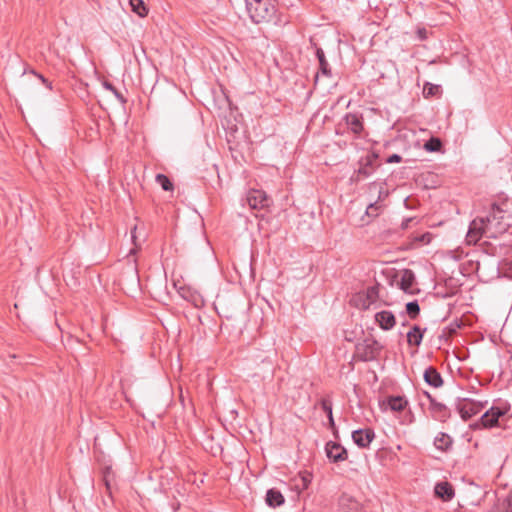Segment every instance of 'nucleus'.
I'll use <instances>...</instances> for the list:
<instances>
[{"label":"nucleus","instance_id":"obj_1","mask_svg":"<svg viewBox=\"0 0 512 512\" xmlns=\"http://www.w3.org/2000/svg\"><path fill=\"white\" fill-rule=\"evenodd\" d=\"M246 11L250 19L256 23L277 22V7L273 2H245Z\"/></svg>","mask_w":512,"mask_h":512},{"label":"nucleus","instance_id":"obj_2","mask_svg":"<svg viewBox=\"0 0 512 512\" xmlns=\"http://www.w3.org/2000/svg\"><path fill=\"white\" fill-rule=\"evenodd\" d=\"M498 406L490 407L477 422L470 425L473 430L478 429H492L500 427V418L505 416L511 409V404L508 401L498 400Z\"/></svg>","mask_w":512,"mask_h":512},{"label":"nucleus","instance_id":"obj_3","mask_svg":"<svg viewBox=\"0 0 512 512\" xmlns=\"http://www.w3.org/2000/svg\"><path fill=\"white\" fill-rule=\"evenodd\" d=\"M484 218L487 223L486 237L488 238L495 239L510 227V224L506 221V211L496 203L491 205L488 215Z\"/></svg>","mask_w":512,"mask_h":512},{"label":"nucleus","instance_id":"obj_4","mask_svg":"<svg viewBox=\"0 0 512 512\" xmlns=\"http://www.w3.org/2000/svg\"><path fill=\"white\" fill-rule=\"evenodd\" d=\"M358 168L350 177L351 183H359L370 177L381 166L379 162V153L370 151L366 155L361 156L357 162Z\"/></svg>","mask_w":512,"mask_h":512},{"label":"nucleus","instance_id":"obj_5","mask_svg":"<svg viewBox=\"0 0 512 512\" xmlns=\"http://www.w3.org/2000/svg\"><path fill=\"white\" fill-rule=\"evenodd\" d=\"M383 345L375 338H365L362 342H359L355 346V357L362 362H370L376 360L381 351Z\"/></svg>","mask_w":512,"mask_h":512},{"label":"nucleus","instance_id":"obj_6","mask_svg":"<svg viewBox=\"0 0 512 512\" xmlns=\"http://www.w3.org/2000/svg\"><path fill=\"white\" fill-rule=\"evenodd\" d=\"M487 404V402H477L471 399H458L456 409L464 421L469 420L474 415H477Z\"/></svg>","mask_w":512,"mask_h":512},{"label":"nucleus","instance_id":"obj_7","mask_svg":"<svg viewBox=\"0 0 512 512\" xmlns=\"http://www.w3.org/2000/svg\"><path fill=\"white\" fill-rule=\"evenodd\" d=\"M487 223L484 217H477L473 219L469 225L468 232L466 234V243L468 245H475L486 235Z\"/></svg>","mask_w":512,"mask_h":512},{"label":"nucleus","instance_id":"obj_8","mask_svg":"<svg viewBox=\"0 0 512 512\" xmlns=\"http://www.w3.org/2000/svg\"><path fill=\"white\" fill-rule=\"evenodd\" d=\"M408 406V400L404 396H387L379 400V408L382 412L391 410L392 412H402Z\"/></svg>","mask_w":512,"mask_h":512},{"label":"nucleus","instance_id":"obj_9","mask_svg":"<svg viewBox=\"0 0 512 512\" xmlns=\"http://www.w3.org/2000/svg\"><path fill=\"white\" fill-rule=\"evenodd\" d=\"M247 202L251 209H266L272 204V199L263 190L252 189L248 192Z\"/></svg>","mask_w":512,"mask_h":512},{"label":"nucleus","instance_id":"obj_10","mask_svg":"<svg viewBox=\"0 0 512 512\" xmlns=\"http://www.w3.org/2000/svg\"><path fill=\"white\" fill-rule=\"evenodd\" d=\"M328 459L333 463L343 462L348 458V452L341 444L329 441L325 445Z\"/></svg>","mask_w":512,"mask_h":512},{"label":"nucleus","instance_id":"obj_11","mask_svg":"<svg viewBox=\"0 0 512 512\" xmlns=\"http://www.w3.org/2000/svg\"><path fill=\"white\" fill-rule=\"evenodd\" d=\"M347 129L355 136L359 137L364 130V118L359 113H347L343 117Z\"/></svg>","mask_w":512,"mask_h":512},{"label":"nucleus","instance_id":"obj_12","mask_svg":"<svg viewBox=\"0 0 512 512\" xmlns=\"http://www.w3.org/2000/svg\"><path fill=\"white\" fill-rule=\"evenodd\" d=\"M375 439V432L372 428L357 429L352 432V440L359 448H368Z\"/></svg>","mask_w":512,"mask_h":512},{"label":"nucleus","instance_id":"obj_13","mask_svg":"<svg viewBox=\"0 0 512 512\" xmlns=\"http://www.w3.org/2000/svg\"><path fill=\"white\" fill-rule=\"evenodd\" d=\"M339 507L341 512H367L363 504L347 493L340 496Z\"/></svg>","mask_w":512,"mask_h":512},{"label":"nucleus","instance_id":"obj_14","mask_svg":"<svg viewBox=\"0 0 512 512\" xmlns=\"http://www.w3.org/2000/svg\"><path fill=\"white\" fill-rule=\"evenodd\" d=\"M375 322L379 325V327L384 331H389L393 329L396 325V317L395 315L388 310H382L375 314Z\"/></svg>","mask_w":512,"mask_h":512},{"label":"nucleus","instance_id":"obj_15","mask_svg":"<svg viewBox=\"0 0 512 512\" xmlns=\"http://www.w3.org/2000/svg\"><path fill=\"white\" fill-rule=\"evenodd\" d=\"M429 411L432 417L440 422H446L451 416L449 408L438 401H432V405H429Z\"/></svg>","mask_w":512,"mask_h":512},{"label":"nucleus","instance_id":"obj_16","mask_svg":"<svg viewBox=\"0 0 512 512\" xmlns=\"http://www.w3.org/2000/svg\"><path fill=\"white\" fill-rule=\"evenodd\" d=\"M416 281V277L414 272L411 269H404L400 279V289L405 293L414 294L415 292H419V290L414 291L412 287Z\"/></svg>","mask_w":512,"mask_h":512},{"label":"nucleus","instance_id":"obj_17","mask_svg":"<svg viewBox=\"0 0 512 512\" xmlns=\"http://www.w3.org/2000/svg\"><path fill=\"white\" fill-rule=\"evenodd\" d=\"M379 291H380L379 283H376L375 285L367 287L366 292H365V298L360 299L362 302L361 308L363 310L369 309L371 304L375 303L379 299Z\"/></svg>","mask_w":512,"mask_h":512},{"label":"nucleus","instance_id":"obj_18","mask_svg":"<svg viewBox=\"0 0 512 512\" xmlns=\"http://www.w3.org/2000/svg\"><path fill=\"white\" fill-rule=\"evenodd\" d=\"M423 378L428 385L434 388H439L443 385V378L441 374L433 366H429L425 369Z\"/></svg>","mask_w":512,"mask_h":512},{"label":"nucleus","instance_id":"obj_19","mask_svg":"<svg viewBox=\"0 0 512 512\" xmlns=\"http://www.w3.org/2000/svg\"><path fill=\"white\" fill-rule=\"evenodd\" d=\"M434 492L443 501H450L455 495L453 486L447 481L437 483Z\"/></svg>","mask_w":512,"mask_h":512},{"label":"nucleus","instance_id":"obj_20","mask_svg":"<svg viewBox=\"0 0 512 512\" xmlns=\"http://www.w3.org/2000/svg\"><path fill=\"white\" fill-rule=\"evenodd\" d=\"M426 330V328L421 329L420 326L413 325L407 333L408 345L418 347L423 340V336Z\"/></svg>","mask_w":512,"mask_h":512},{"label":"nucleus","instance_id":"obj_21","mask_svg":"<svg viewBox=\"0 0 512 512\" xmlns=\"http://www.w3.org/2000/svg\"><path fill=\"white\" fill-rule=\"evenodd\" d=\"M266 504L270 507H279L284 504L285 499L283 494L276 488H271L266 493Z\"/></svg>","mask_w":512,"mask_h":512},{"label":"nucleus","instance_id":"obj_22","mask_svg":"<svg viewBox=\"0 0 512 512\" xmlns=\"http://www.w3.org/2000/svg\"><path fill=\"white\" fill-rule=\"evenodd\" d=\"M453 444V439L450 435L440 432L434 439V446L443 452H447Z\"/></svg>","mask_w":512,"mask_h":512},{"label":"nucleus","instance_id":"obj_23","mask_svg":"<svg viewBox=\"0 0 512 512\" xmlns=\"http://www.w3.org/2000/svg\"><path fill=\"white\" fill-rule=\"evenodd\" d=\"M312 481V474L304 471L300 472L298 477L294 479V487L298 491L306 490Z\"/></svg>","mask_w":512,"mask_h":512},{"label":"nucleus","instance_id":"obj_24","mask_svg":"<svg viewBox=\"0 0 512 512\" xmlns=\"http://www.w3.org/2000/svg\"><path fill=\"white\" fill-rule=\"evenodd\" d=\"M126 4L127 7H123L124 10L129 8L141 18L148 15L149 8L146 6V2H126Z\"/></svg>","mask_w":512,"mask_h":512},{"label":"nucleus","instance_id":"obj_25","mask_svg":"<svg viewBox=\"0 0 512 512\" xmlns=\"http://www.w3.org/2000/svg\"><path fill=\"white\" fill-rule=\"evenodd\" d=\"M316 56L319 61V70L320 72L327 77L331 76V69L328 61L325 58V54L322 48L316 49Z\"/></svg>","mask_w":512,"mask_h":512},{"label":"nucleus","instance_id":"obj_26","mask_svg":"<svg viewBox=\"0 0 512 512\" xmlns=\"http://www.w3.org/2000/svg\"><path fill=\"white\" fill-rule=\"evenodd\" d=\"M385 185H386L385 181H381V182L374 181L369 184L370 191L378 189V196L375 201H379V203H381L383 200H385L389 195V191L385 189Z\"/></svg>","mask_w":512,"mask_h":512},{"label":"nucleus","instance_id":"obj_27","mask_svg":"<svg viewBox=\"0 0 512 512\" xmlns=\"http://www.w3.org/2000/svg\"><path fill=\"white\" fill-rule=\"evenodd\" d=\"M180 295L191 302L195 307H199L200 304L203 303V300L201 299L200 295L196 292H192L189 288H181L179 291Z\"/></svg>","mask_w":512,"mask_h":512},{"label":"nucleus","instance_id":"obj_28","mask_svg":"<svg viewBox=\"0 0 512 512\" xmlns=\"http://www.w3.org/2000/svg\"><path fill=\"white\" fill-rule=\"evenodd\" d=\"M102 474H103V481L106 486V489L109 491V493H111V486L115 479L114 471L112 470V468L110 466H106L103 468Z\"/></svg>","mask_w":512,"mask_h":512},{"label":"nucleus","instance_id":"obj_29","mask_svg":"<svg viewBox=\"0 0 512 512\" xmlns=\"http://www.w3.org/2000/svg\"><path fill=\"white\" fill-rule=\"evenodd\" d=\"M384 206L379 201L371 202L366 208V215L368 217L376 218L383 211Z\"/></svg>","mask_w":512,"mask_h":512},{"label":"nucleus","instance_id":"obj_30","mask_svg":"<svg viewBox=\"0 0 512 512\" xmlns=\"http://www.w3.org/2000/svg\"><path fill=\"white\" fill-rule=\"evenodd\" d=\"M406 313L410 319L415 320L420 315V305L417 300L406 304Z\"/></svg>","mask_w":512,"mask_h":512},{"label":"nucleus","instance_id":"obj_31","mask_svg":"<svg viewBox=\"0 0 512 512\" xmlns=\"http://www.w3.org/2000/svg\"><path fill=\"white\" fill-rule=\"evenodd\" d=\"M424 148L429 152H438L442 148V142L439 138L431 137L425 142Z\"/></svg>","mask_w":512,"mask_h":512},{"label":"nucleus","instance_id":"obj_32","mask_svg":"<svg viewBox=\"0 0 512 512\" xmlns=\"http://www.w3.org/2000/svg\"><path fill=\"white\" fill-rule=\"evenodd\" d=\"M156 182L162 187L164 191H172L173 183L165 174H157L155 177Z\"/></svg>","mask_w":512,"mask_h":512},{"label":"nucleus","instance_id":"obj_33","mask_svg":"<svg viewBox=\"0 0 512 512\" xmlns=\"http://www.w3.org/2000/svg\"><path fill=\"white\" fill-rule=\"evenodd\" d=\"M103 86H104L105 89L111 91L115 95V97L119 100V102L121 104L124 105V104L127 103V99L124 97V95L121 92H119L117 90V88L111 82L104 81L103 82Z\"/></svg>","mask_w":512,"mask_h":512},{"label":"nucleus","instance_id":"obj_34","mask_svg":"<svg viewBox=\"0 0 512 512\" xmlns=\"http://www.w3.org/2000/svg\"><path fill=\"white\" fill-rule=\"evenodd\" d=\"M322 410L327 414L328 418H331L332 414V402L328 398H323L320 402Z\"/></svg>","mask_w":512,"mask_h":512},{"label":"nucleus","instance_id":"obj_35","mask_svg":"<svg viewBox=\"0 0 512 512\" xmlns=\"http://www.w3.org/2000/svg\"><path fill=\"white\" fill-rule=\"evenodd\" d=\"M439 90V86L433 85L431 83H426L424 85L423 94L425 97L433 96Z\"/></svg>","mask_w":512,"mask_h":512},{"label":"nucleus","instance_id":"obj_36","mask_svg":"<svg viewBox=\"0 0 512 512\" xmlns=\"http://www.w3.org/2000/svg\"><path fill=\"white\" fill-rule=\"evenodd\" d=\"M502 505H503L504 512H512V490L506 496Z\"/></svg>","mask_w":512,"mask_h":512},{"label":"nucleus","instance_id":"obj_37","mask_svg":"<svg viewBox=\"0 0 512 512\" xmlns=\"http://www.w3.org/2000/svg\"><path fill=\"white\" fill-rule=\"evenodd\" d=\"M504 276L512 278V260L505 261L502 265Z\"/></svg>","mask_w":512,"mask_h":512},{"label":"nucleus","instance_id":"obj_38","mask_svg":"<svg viewBox=\"0 0 512 512\" xmlns=\"http://www.w3.org/2000/svg\"><path fill=\"white\" fill-rule=\"evenodd\" d=\"M415 33H416L417 39L420 40V41H424V40H426L428 38V31L424 27H418L416 29Z\"/></svg>","mask_w":512,"mask_h":512},{"label":"nucleus","instance_id":"obj_39","mask_svg":"<svg viewBox=\"0 0 512 512\" xmlns=\"http://www.w3.org/2000/svg\"><path fill=\"white\" fill-rule=\"evenodd\" d=\"M463 325V322L461 319H455L453 322L449 325V330L451 333H456L458 329H460Z\"/></svg>","mask_w":512,"mask_h":512},{"label":"nucleus","instance_id":"obj_40","mask_svg":"<svg viewBox=\"0 0 512 512\" xmlns=\"http://www.w3.org/2000/svg\"><path fill=\"white\" fill-rule=\"evenodd\" d=\"M29 72L37 76L42 81V83H44L49 89H52L51 82H49L43 75L37 73L34 69H30Z\"/></svg>","mask_w":512,"mask_h":512},{"label":"nucleus","instance_id":"obj_41","mask_svg":"<svg viewBox=\"0 0 512 512\" xmlns=\"http://www.w3.org/2000/svg\"><path fill=\"white\" fill-rule=\"evenodd\" d=\"M402 161V157L399 154H392L387 159V163H400Z\"/></svg>","mask_w":512,"mask_h":512},{"label":"nucleus","instance_id":"obj_42","mask_svg":"<svg viewBox=\"0 0 512 512\" xmlns=\"http://www.w3.org/2000/svg\"><path fill=\"white\" fill-rule=\"evenodd\" d=\"M137 229H138L137 225H135V226L131 229V239H132V241H133V243H134V245H135V246H137V245H138V244H137V242H136V240H137V235H136Z\"/></svg>","mask_w":512,"mask_h":512},{"label":"nucleus","instance_id":"obj_43","mask_svg":"<svg viewBox=\"0 0 512 512\" xmlns=\"http://www.w3.org/2000/svg\"><path fill=\"white\" fill-rule=\"evenodd\" d=\"M414 220V218H406L401 223L402 229H407L409 227V224Z\"/></svg>","mask_w":512,"mask_h":512},{"label":"nucleus","instance_id":"obj_44","mask_svg":"<svg viewBox=\"0 0 512 512\" xmlns=\"http://www.w3.org/2000/svg\"><path fill=\"white\" fill-rule=\"evenodd\" d=\"M269 353H270L269 355L265 356V358L262 359V362H268L269 364H272V357H271V355L275 354V352L272 349Z\"/></svg>","mask_w":512,"mask_h":512},{"label":"nucleus","instance_id":"obj_45","mask_svg":"<svg viewBox=\"0 0 512 512\" xmlns=\"http://www.w3.org/2000/svg\"><path fill=\"white\" fill-rule=\"evenodd\" d=\"M424 394L429 400V405H432V401H437L429 392H424Z\"/></svg>","mask_w":512,"mask_h":512},{"label":"nucleus","instance_id":"obj_46","mask_svg":"<svg viewBox=\"0 0 512 512\" xmlns=\"http://www.w3.org/2000/svg\"><path fill=\"white\" fill-rule=\"evenodd\" d=\"M489 512H504V509H500L498 505L493 506Z\"/></svg>","mask_w":512,"mask_h":512},{"label":"nucleus","instance_id":"obj_47","mask_svg":"<svg viewBox=\"0 0 512 512\" xmlns=\"http://www.w3.org/2000/svg\"><path fill=\"white\" fill-rule=\"evenodd\" d=\"M329 420V424L331 427H335V422H334V418H333V414H331V418H328Z\"/></svg>","mask_w":512,"mask_h":512},{"label":"nucleus","instance_id":"obj_48","mask_svg":"<svg viewBox=\"0 0 512 512\" xmlns=\"http://www.w3.org/2000/svg\"><path fill=\"white\" fill-rule=\"evenodd\" d=\"M505 247H507V251L512 250V246L511 245H505Z\"/></svg>","mask_w":512,"mask_h":512},{"label":"nucleus","instance_id":"obj_49","mask_svg":"<svg viewBox=\"0 0 512 512\" xmlns=\"http://www.w3.org/2000/svg\"><path fill=\"white\" fill-rule=\"evenodd\" d=\"M402 325H403V326H407V325H408V323H407V322H403V323H402Z\"/></svg>","mask_w":512,"mask_h":512}]
</instances>
